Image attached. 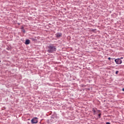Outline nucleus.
I'll list each match as a JSON object with an SVG mask.
<instances>
[{"label": "nucleus", "mask_w": 124, "mask_h": 124, "mask_svg": "<svg viewBox=\"0 0 124 124\" xmlns=\"http://www.w3.org/2000/svg\"><path fill=\"white\" fill-rule=\"evenodd\" d=\"M98 117L99 118H100L101 117V113H99V114L98 115Z\"/></svg>", "instance_id": "nucleus-7"}, {"label": "nucleus", "mask_w": 124, "mask_h": 124, "mask_svg": "<svg viewBox=\"0 0 124 124\" xmlns=\"http://www.w3.org/2000/svg\"><path fill=\"white\" fill-rule=\"evenodd\" d=\"M57 37H61L62 36V33L56 34Z\"/></svg>", "instance_id": "nucleus-6"}, {"label": "nucleus", "mask_w": 124, "mask_h": 124, "mask_svg": "<svg viewBox=\"0 0 124 124\" xmlns=\"http://www.w3.org/2000/svg\"><path fill=\"white\" fill-rule=\"evenodd\" d=\"M108 60H109V61H110V60H111V58L109 57V58H108Z\"/></svg>", "instance_id": "nucleus-9"}, {"label": "nucleus", "mask_w": 124, "mask_h": 124, "mask_svg": "<svg viewBox=\"0 0 124 124\" xmlns=\"http://www.w3.org/2000/svg\"><path fill=\"white\" fill-rule=\"evenodd\" d=\"M122 91L124 92V88H123Z\"/></svg>", "instance_id": "nucleus-11"}, {"label": "nucleus", "mask_w": 124, "mask_h": 124, "mask_svg": "<svg viewBox=\"0 0 124 124\" xmlns=\"http://www.w3.org/2000/svg\"><path fill=\"white\" fill-rule=\"evenodd\" d=\"M47 48L48 53H53V52H56V50H57V48H56V46L52 45L48 46Z\"/></svg>", "instance_id": "nucleus-1"}, {"label": "nucleus", "mask_w": 124, "mask_h": 124, "mask_svg": "<svg viewBox=\"0 0 124 124\" xmlns=\"http://www.w3.org/2000/svg\"><path fill=\"white\" fill-rule=\"evenodd\" d=\"M23 32H25V31H23Z\"/></svg>", "instance_id": "nucleus-13"}, {"label": "nucleus", "mask_w": 124, "mask_h": 124, "mask_svg": "<svg viewBox=\"0 0 124 124\" xmlns=\"http://www.w3.org/2000/svg\"><path fill=\"white\" fill-rule=\"evenodd\" d=\"M106 124H110V123L107 122V123H106Z\"/></svg>", "instance_id": "nucleus-10"}, {"label": "nucleus", "mask_w": 124, "mask_h": 124, "mask_svg": "<svg viewBox=\"0 0 124 124\" xmlns=\"http://www.w3.org/2000/svg\"><path fill=\"white\" fill-rule=\"evenodd\" d=\"M92 111L93 112V115H96V114H98V113H100V110L96 111L93 108Z\"/></svg>", "instance_id": "nucleus-4"}, {"label": "nucleus", "mask_w": 124, "mask_h": 124, "mask_svg": "<svg viewBox=\"0 0 124 124\" xmlns=\"http://www.w3.org/2000/svg\"><path fill=\"white\" fill-rule=\"evenodd\" d=\"M30 40H26L25 42V44L26 45H29V44H30Z\"/></svg>", "instance_id": "nucleus-5"}, {"label": "nucleus", "mask_w": 124, "mask_h": 124, "mask_svg": "<svg viewBox=\"0 0 124 124\" xmlns=\"http://www.w3.org/2000/svg\"><path fill=\"white\" fill-rule=\"evenodd\" d=\"M31 122L32 123V124H37V123H38V121H37V118L36 117L33 118L31 120Z\"/></svg>", "instance_id": "nucleus-2"}, {"label": "nucleus", "mask_w": 124, "mask_h": 124, "mask_svg": "<svg viewBox=\"0 0 124 124\" xmlns=\"http://www.w3.org/2000/svg\"><path fill=\"white\" fill-rule=\"evenodd\" d=\"M115 62L117 64H121L122 63V60L120 59H115Z\"/></svg>", "instance_id": "nucleus-3"}, {"label": "nucleus", "mask_w": 124, "mask_h": 124, "mask_svg": "<svg viewBox=\"0 0 124 124\" xmlns=\"http://www.w3.org/2000/svg\"><path fill=\"white\" fill-rule=\"evenodd\" d=\"M115 73L116 74H118V73H119V71H116Z\"/></svg>", "instance_id": "nucleus-8"}, {"label": "nucleus", "mask_w": 124, "mask_h": 124, "mask_svg": "<svg viewBox=\"0 0 124 124\" xmlns=\"http://www.w3.org/2000/svg\"><path fill=\"white\" fill-rule=\"evenodd\" d=\"M120 59H124V58L123 57H121Z\"/></svg>", "instance_id": "nucleus-12"}]
</instances>
